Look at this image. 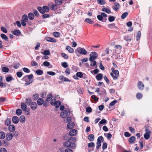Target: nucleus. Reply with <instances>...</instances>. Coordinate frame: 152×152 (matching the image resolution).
I'll return each instance as SVG.
<instances>
[{
  "label": "nucleus",
  "mask_w": 152,
  "mask_h": 152,
  "mask_svg": "<svg viewBox=\"0 0 152 152\" xmlns=\"http://www.w3.org/2000/svg\"><path fill=\"white\" fill-rule=\"evenodd\" d=\"M75 137H70L69 138L67 141L64 142L63 145L66 148L71 146L72 148L75 149L76 147V145L75 143L72 142V141H75Z\"/></svg>",
  "instance_id": "obj_1"
},
{
  "label": "nucleus",
  "mask_w": 152,
  "mask_h": 152,
  "mask_svg": "<svg viewBox=\"0 0 152 152\" xmlns=\"http://www.w3.org/2000/svg\"><path fill=\"white\" fill-rule=\"evenodd\" d=\"M33 75L31 74L24 76L22 78V80L26 82L25 84L27 86L33 82Z\"/></svg>",
  "instance_id": "obj_2"
},
{
  "label": "nucleus",
  "mask_w": 152,
  "mask_h": 152,
  "mask_svg": "<svg viewBox=\"0 0 152 152\" xmlns=\"http://www.w3.org/2000/svg\"><path fill=\"white\" fill-rule=\"evenodd\" d=\"M70 111L69 109H66L63 111L60 114V116L62 118H65L66 116L70 113Z\"/></svg>",
  "instance_id": "obj_3"
},
{
  "label": "nucleus",
  "mask_w": 152,
  "mask_h": 152,
  "mask_svg": "<svg viewBox=\"0 0 152 152\" xmlns=\"http://www.w3.org/2000/svg\"><path fill=\"white\" fill-rule=\"evenodd\" d=\"M50 104L53 106H54L56 107H58L61 105V102L60 101H56L55 99H52L50 102Z\"/></svg>",
  "instance_id": "obj_4"
},
{
  "label": "nucleus",
  "mask_w": 152,
  "mask_h": 152,
  "mask_svg": "<svg viewBox=\"0 0 152 152\" xmlns=\"http://www.w3.org/2000/svg\"><path fill=\"white\" fill-rule=\"evenodd\" d=\"M89 60L90 61H92L96 59L98 55L95 52H92L91 53Z\"/></svg>",
  "instance_id": "obj_5"
},
{
  "label": "nucleus",
  "mask_w": 152,
  "mask_h": 152,
  "mask_svg": "<svg viewBox=\"0 0 152 152\" xmlns=\"http://www.w3.org/2000/svg\"><path fill=\"white\" fill-rule=\"evenodd\" d=\"M76 50L79 53L82 55H85L87 53V51L84 48L79 47L77 48Z\"/></svg>",
  "instance_id": "obj_6"
},
{
  "label": "nucleus",
  "mask_w": 152,
  "mask_h": 152,
  "mask_svg": "<svg viewBox=\"0 0 152 152\" xmlns=\"http://www.w3.org/2000/svg\"><path fill=\"white\" fill-rule=\"evenodd\" d=\"M137 86L139 89L143 90L144 88V85L142 82L140 81L138 82Z\"/></svg>",
  "instance_id": "obj_7"
},
{
  "label": "nucleus",
  "mask_w": 152,
  "mask_h": 152,
  "mask_svg": "<svg viewBox=\"0 0 152 152\" xmlns=\"http://www.w3.org/2000/svg\"><path fill=\"white\" fill-rule=\"evenodd\" d=\"M114 48L115 49V53H118L120 52L122 48V47L120 45H115Z\"/></svg>",
  "instance_id": "obj_8"
},
{
  "label": "nucleus",
  "mask_w": 152,
  "mask_h": 152,
  "mask_svg": "<svg viewBox=\"0 0 152 152\" xmlns=\"http://www.w3.org/2000/svg\"><path fill=\"white\" fill-rule=\"evenodd\" d=\"M145 131L146 132L144 134V137L146 140H148L150 137V135L149 134L151 132L147 129H145Z\"/></svg>",
  "instance_id": "obj_9"
},
{
  "label": "nucleus",
  "mask_w": 152,
  "mask_h": 152,
  "mask_svg": "<svg viewBox=\"0 0 152 152\" xmlns=\"http://www.w3.org/2000/svg\"><path fill=\"white\" fill-rule=\"evenodd\" d=\"M6 139L8 141L11 140L13 137V135L11 133H9L6 135Z\"/></svg>",
  "instance_id": "obj_10"
},
{
  "label": "nucleus",
  "mask_w": 152,
  "mask_h": 152,
  "mask_svg": "<svg viewBox=\"0 0 152 152\" xmlns=\"http://www.w3.org/2000/svg\"><path fill=\"white\" fill-rule=\"evenodd\" d=\"M97 18L99 20L103 22H105L107 20V18H103L101 14L97 15Z\"/></svg>",
  "instance_id": "obj_11"
},
{
  "label": "nucleus",
  "mask_w": 152,
  "mask_h": 152,
  "mask_svg": "<svg viewBox=\"0 0 152 152\" xmlns=\"http://www.w3.org/2000/svg\"><path fill=\"white\" fill-rule=\"evenodd\" d=\"M46 40L50 42H56V40L54 38L50 37H47L45 38Z\"/></svg>",
  "instance_id": "obj_12"
},
{
  "label": "nucleus",
  "mask_w": 152,
  "mask_h": 152,
  "mask_svg": "<svg viewBox=\"0 0 152 152\" xmlns=\"http://www.w3.org/2000/svg\"><path fill=\"white\" fill-rule=\"evenodd\" d=\"M114 4L115 7L113 6L112 8L114 10L117 11L118 10L119 8L120 4L117 2L114 3Z\"/></svg>",
  "instance_id": "obj_13"
},
{
  "label": "nucleus",
  "mask_w": 152,
  "mask_h": 152,
  "mask_svg": "<svg viewBox=\"0 0 152 152\" xmlns=\"http://www.w3.org/2000/svg\"><path fill=\"white\" fill-rule=\"evenodd\" d=\"M31 108L33 110H35L36 109L37 105L36 103L35 102H33L31 103Z\"/></svg>",
  "instance_id": "obj_14"
},
{
  "label": "nucleus",
  "mask_w": 152,
  "mask_h": 152,
  "mask_svg": "<svg viewBox=\"0 0 152 152\" xmlns=\"http://www.w3.org/2000/svg\"><path fill=\"white\" fill-rule=\"evenodd\" d=\"M12 33L14 35L18 36L20 35L21 34L20 31L18 30L15 29L14 31H12Z\"/></svg>",
  "instance_id": "obj_15"
},
{
  "label": "nucleus",
  "mask_w": 152,
  "mask_h": 152,
  "mask_svg": "<svg viewBox=\"0 0 152 152\" xmlns=\"http://www.w3.org/2000/svg\"><path fill=\"white\" fill-rule=\"evenodd\" d=\"M59 79L63 81H65V82H69L70 81V80H69L67 78L63 76H60L59 77Z\"/></svg>",
  "instance_id": "obj_16"
},
{
  "label": "nucleus",
  "mask_w": 152,
  "mask_h": 152,
  "mask_svg": "<svg viewBox=\"0 0 152 152\" xmlns=\"http://www.w3.org/2000/svg\"><path fill=\"white\" fill-rule=\"evenodd\" d=\"M77 133V131L75 129H72L69 132V134L71 136H75Z\"/></svg>",
  "instance_id": "obj_17"
},
{
  "label": "nucleus",
  "mask_w": 152,
  "mask_h": 152,
  "mask_svg": "<svg viewBox=\"0 0 152 152\" xmlns=\"http://www.w3.org/2000/svg\"><path fill=\"white\" fill-rule=\"evenodd\" d=\"M74 126V124L73 122H69L68 123L67 127L69 129L73 128Z\"/></svg>",
  "instance_id": "obj_18"
},
{
  "label": "nucleus",
  "mask_w": 152,
  "mask_h": 152,
  "mask_svg": "<svg viewBox=\"0 0 152 152\" xmlns=\"http://www.w3.org/2000/svg\"><path fill=\"white\" fill-rule=\"evenodd\" d=\"M8 129L10 132H12L15 130V127L14 125H10L9 126Z\"/></svg>",
  "instance_id": "obj_19"
},
{
  "label": "nucleus",
  "mask_w": 152,
  "mask_h": 152,
  "mask_svg": "<svg viewBox=\"0 0 152 152\" xmlns=\"http://www.w3.org/2000/svg\"><path fill=\"white\" fill-rule=\"evenodd\" d=\"M12 120L14 123L16 124H17L19 121V119L17 116H15L12 118Z\"/></svg>",
  "instance_id": "obj_20"
},
{
  "label": "nucleus",
  "mask_w": 152,
  "mask_h": 152,
  "mask_svg": "<svg viewBox=\"0 0 152 152\" xmlns=\"http://www.w3.org/2000/svg\"><path fill=\"white\" fill-rule=\"evenodd\" d=\"M135 137L134 136H132L129 139V142L130 144H132L135 140Z\"/></svg>",
  "instance_id": "obj_21"
},
{
  "label": "nucleus",
  "mask_w": 152,
  "mask_h": 152,
  "mask_svg": "<svg viewBox=\"0 0 152 152\" xmlns=\"http://www.w3.org/2000/svg\"><path fill=\"white\" fill-rule=\"evenodd\" d=\"M101 10L104 12L108 14H110L111 12V11L107 7H104L102 8Z\"/></svg>",
  "instance_id": "obj_22"
},
{
  "label": "nucleus",
  "mask_w": 152,
  "mask_h": 152,
  "mask_svg": "<svg viewBox=\"0 0 152 152\" xmlns=\"http://www.w3.org/2000/svg\"><path fill=\"white\" fill-rule=\"evenodd\" d=\"M28 17L29 19L31 20H33L34 18V14L31 12H30L28 14Z\"/></svg>",
  "instance_id": "obj_23"
},
{
  "label": "nucleus",
  "mask_w": 152,
  "mask_h": 152,
  "mask_svg": "<svg viewBox=\"0 0 152 152\" xmlns=\"http://www.w3.org/2000/svg\"><path fill=\"white\" fill-rule=\"evenodd\" d=\"M53 98V95L52 94H50L48 95L46 98V101L48 102L50 101Z\"/></svg>",
  "instance_id": "obj_24"
},
{
  "label": "nucleus",
  "mask_w": 152,
  "mask_h": 152,
  "mask_svg": "<svg viewBox=\"0 0 152 152\" xmlns=\"http://www.w3.org/2000/svg\"><path fill=\"white\" fill-rule=\"evenodd\" d=\"M1 37L3 39L7 41H8V37L5 34H1Z\"/></svg>",
  "instance_id": "obj_25"
},
{
  "label": "nucleus",
  "mask_w": 152,
  "mask_h": 152,
  "mask_svg": "<svg viewBox=\"0 0 152 152\" xmlns=\"http://www.w3.org/2000/svg\"><path fill=\"white\" fill-rule=\"evenodd\" d=\"M102 74L99 73L96 75V78L98 80H100L102 79Z\"/></svg>",
  "instance_id": "obj_26"
},
{
  "label": "nucleus",
  "mask_w": 152,
  "mask_h": 152,
  "mask_svg": "<svg viewBox=\"0 0 152 152\" xmlns=\"http://www.w3.org/2000/svg\"><path fill=\"white\" fill-rule=\"evenodd\" d=\"M43 99L42 98L39 99L37 101V103L39 105H41L43 103Z\"/></svg>",
  "instance_id": "obj_27"
},
{
  "label": "nucleus",
  "mask_w": 152,
  "mask_h": 152,
  "mask_svg": "<svg viewBox=\"0 0 152 152\" xmlns=\"http://www.w3.org/2000/svg\"><path fill=\"white\" fill-rule=\"evenodd\" d=\"M66 49L68 50V51L70 53H72L73 52L74 50L73 49L71 48L69 46H67L66 47Z\"/></svg>",
  "instance_id": "obj_28"
},
{
  "label": "nucleus",
  "mask_w": 152,
  "mask_h": 152,
  "mask_svg": "<svg viewBox=\"0 0 152 152\" xmlns=\"http://www.w3.org/2000/svg\"><path fill=\"white\" fill-rule=\"evenodd\" d=\"M25 102L28 105H30L31 103V99L30 98H27L26 99Z\"/></svg>",
  "instance_id": "obj_29"
},
{
  "label": "nucleus",
  "mask_w": 152,
  "mask_h": 152,
  "mask_svg": "<svg viewBox=\"0 0 152 152\" xmlns=\"http://www.w3.org/2000/svg\"><path fill=\"white\" fill-rule=\"evenodd\" d=\"M104 139L102 136L99 137L97 139V143H99L101 144V142L103 141Z\"/></svg>",
  "instance_id": "obj_30"
},
{
  "label": "nucleus",
  "mask_w": 152,
  "mask_h": 152,
  "mask_svg": "<svg viewBox=\"0 0 152 152\" xmlns=\"http://www.w3.org/2000/svg\"><path fill=\"white\" fill-rule=\"evenodd\" d=\"M44 11V13L45 12H48L49 11V7L46 6H44L42 7Z\"/></svg>",
  "instance_id": "obj_31"
},
{
  "label": "nucleus",
  "mask_w": 152,
  "mask_h": 152,
  "mask_svg": "<svg viewBox=\"0 0 152 152\" xmlns=\"http://www.w3.org/2000/svg\"><path fill=\"white\" fill-rule=\"evenodd\" d=\"M39 97V95L36 93H35L33 95V99L34 100H37Z\"/></svg>",
  "instance_id": "obj_32"
},
{
  "label": "nucleus",
  "mask_w": 152,
  "mask_h": 152,
  "mask_svg": "<svg viewBox=\"0 0 152 152\" xmlns=\"http://www.w3.org/2000/svg\"><path fill=\"white\" fill-rule=\"evenodd\" d=\"M26 120L25 117L24 115H21L20 118V121L21 123H23Z\"/></svg>",
  "instance_id": "obj_33"
},
{
  "label": "nucleus",
  "mask_w": 152,
  "mask_h": 152,
  "mask_svg": "<svg viewBox=\"0 0 152 152\" xmlns=\"http://www.w3.org/2000/svg\"><path fill=\"white\" fill-rule=\"evenodd\" d=\"M21 107L23 111L25 110L27 108V106L24 103H21Z\"/></svg>",
  "instance_id": "obj_34"
},
{
  "label": "nucleus",
  "mask_w": 152,
  "mask_h": 152,
  "mask_svg": "<svg viewBox=\"0 0 152 152\" xmlns=\"http://www.w3.org/2000/svg\"><path fill=\"white\" fill-rule=\"evenodd\" d=\"M88 138L90 141H92L94 140V136L93 134H91L88 136Z\"/></svg>",
  "instance_id": "obj_35"
},
{
  "label": "nucleus",
  "mask_w": 152,
  "mask_h": 152,
  "mask_svg": "<svg viewBox=\"0 0 152 152\" xmlns=\"http://www.w3.org/2000/svg\"><path fill=\"white\" fill-rule=\"evenodd\" d=\"M76 75L77 77L82 78L83 76V74L81 72H78L76 73Z\"/></svg>",
  "instance_id": "obj_36"
},
{
  "label": "nucleus",
  "mask_w": 152,
  "mask_h": 152,
  "mask_svg": "<svg viewBox=\"0 0 152 152\" xmlns=\"http://www.w3.org/2000/svg\"><path fill=\"white\" fill-rule=\"evenodd\" d=\"M5 134L3 132H0V138L1 139H3L5 137Z\"/></svg>",
  "instance_id": "obj_37"
},
{
  "label": "nucleus",
  "mask_w": 152,
  "mask_h": 152,
  "mask_svg": "<svg viewBox=\"0 0 152 152\" xmlns=\"http://www.w3.org/2000/svg\"><path fill=\"white\" fill-rule=\"evenodd\" d=\"M24 111H25V113L27 115H29L31 113V110L29 108H26Z\"/></svg>",
  "instance_id": "obj_38"
},
{
  "label": "nucleus",
  "mask_w": 152,
  "mask_h": 152,
  "mask_svg": "<svg viewBox=\"0 0 152 152\" xmlns=\"http://www.w3.org/2000/svg\"><path fill=\"white\" fill-rule=\"evenodd\" d=\"M55 2L56 5H60L62 3V0H55Z\"/></svg>",
  "instance_id": "obj_39"
},
{
  "label": "nucleus",
  "mask_w": 152,
  "mask_h": 152,
  "mask_svg": "<svg viewBox=\"0 0 152 152\" xmlns=\"http://www.w3.org/2000/svg\"><path fill=\"white\" fill-rule=\"evenodd\" d=\"M16 114L18 115H20L22 114V110L20 109H17L16 111Z\"/></svg>",
  "instance_id": "obj_40"
},
{
  "label": "nucleus",
  "mask_w": 152,
  "mask_h": 152,
  "mask_svg": "<svg viewBox=\"0 0 152 152\" xmlns=\"http://www.w3.org/2000/svg\"><path fill=\"white\" fill-rule=\"evenodd\" d=\"M124 39L125 40L128 42H130L131 40V38L128 35L124 36Z\"/></svg>",
  "instance_id": "obj_41"
},
{
  "label": "nucleus",
  "mask_w": 152,
  "mask_h": 152,
  "mask_svg": "<svg viewBox=\"0 0 152 152\" xmlns=\"http://www.w3.org/2000/svg\"><path fill=\"white\" fill-rule=\"evenodd\" d=\"M23 19L22 20L27 22L28 21V19L27 15H24L22 17Z\"/></svg>",
  "instance_id": "obj_42"
},
{
  "label": "nucleus",
  "mask_w": 152,
  "mask_h": 152,
  "mask_svg": "<svg viewBox=\"0 0 152 152\" xmlns=\"http://www.w3.org/2000/svg\"><path fill=\"white\" fill-rule=\"evenodd\" d=\"M86 21L90 24H92L94 22L91 20L90 18H87L85 19Z\"/></svg>",
  "instance_id": "obj_43"
},
{
  "label": "nucleus",
  "mask_w": 152,
  "mask_h": 152,
  "mask_svg": "<svg viewBox=\"0 0 152 152\" xmlns=\"http://www.w3.org/2000/svg\"><path fill=\"white\" fill-rule=\"evenodd\" d=\"M136 96L137 99H140L142 98V93H138L137 94Z\"/></svg>",
  "instance_id": "obj_44"
},
{
  "label": "nucleus",
  "mask_w": 152,
  "mask_h": 152,
  "mask_svg": "<svg viewBox=\"0 0 152 152\" xmlns=\"http://www.w3.org/2000/svg\"><path fill=\"white\" fill-rule=\"evenodd\" d=\"M11 123V121L10 119L7 118L5 120V125L8 126Z\"/></svg>",
  "instance_id": "obj_45"
},
{
  "label": "nucleus",
  "mask_w": 152,
  "mask_h": 152,
  "mask_svg": "<svg viewBox=\"0 0 152 152\" xmlns=\"http://www.w3.org/2000/svg\"><path fill=\"white\" fill-rule=\"evenodd\" d=\"M141 36V32L139 31L137 33V35L136 37V40L137 41H138L140 39Z\"/></svg>",
  "instance_id": "obj_46"
},
{
  "label": "nucleus",
  "mask_w": 152,
  "mask_h": 152,
  "mask_svg": "<svg viewBox=\"0 0 152 152\" xmlns=\"http://www.w3.org/2000/svg\"><path fill=\"white\" fill-rule=\"evenodd\" d=\"M37 9L38 11L42 14H43L44 13V11L42 7H38L37 8Z\"/></svg>",
  "instance_id": "obj_47"
},
{
  "label": "nucleus",
  "mask_w": 152,
  "mask_h": 152,
  "mask_svg": "<svg viewBox=\"0 0 152 152\" xmlns=\"http://www.w3.org/2000/svg\"><path fill=\"white\" fill-rule=\"evenodd\" d=\"M36 72V73L39 75H41L43 74V71L40 69L37 70Z\"/></svg>",
  "instance_id": "obj_48"
},
{
  "label": "nucleus",
  "mask_w": 152,
  "mask_h": 152,
  "mask_svg": "<svg viewBox=\"0 0 152 152\" xmlns=\"http://www.w3.org/2000/svg\"><path fill=\"white\" fill-rule=\"evenodd\" d=\"M97 3L101 5H103L105 4V2L103 0H97Z\"/></svg>",
  "instance_id": "obj_49"
},
{
  "label": "nucleus",
  "mask_w": 152,
  "mask_h": 152,
  "mask_svg": "<svg viewBox=\"0 0 152 152\" xmlns=\"http://www.w3.org/2000/svg\"><path fill=\"white\" fill-rule=\"evenodd\" d=\"M53 36L56 37H58L60 36V33L58 32H55L53 33Z\"/></svg>",
  "instance_id": "obj_50"
},
{
  "label": "nucleus",
  "mask_w": 152,
  "mask_h": 152,
  "mask_svg": "<svg viewBox=\"0 0 152 152\" xmlns=\"http://www.w3.org/2000/svg\"><path fill=\"white\" fill-rule=\"evenodd\" d=\"M50 53V51L48 50H45L43 52V54L46 56L49 55Z\"/></svg>",
  "instance_id": "obj_51"
},
{
  "label": "nucleus",
  "mask_w": 152,
  "mask_h": 152,
  "mask_svg": "<svg viewBox=\"0 0 152 152\" xmlns=\"http://www.w3.org/2000/svg\"><path fill=\"white\" fill-rule=\"evenodd\" d=\"M115 18L114 17L112 16H109L108 18V20L110 22H113L115 20Z\"/></svg>",
  "instance_id": "obj_52"
},
{
  "label": "nucleus",
  "mask_w": 152,
  "mask_h": 152,
  "mask_svg": "<svg viewBox=\"0 0 152 152\" xmlns=\"http://www.w3.org/2000/svg\"><path fill=\"white\" fill-rule=\"evenodd\" d=\"M2 70L4 72H8L9 70V69L7 67H4L2 68Z\"/></svg>",
  "instance_id": "obj_53"
},
{
  "label": "nucleus",
  "mask_w": 152,
  "mask_h": 152,
  "mask_svg": "<svg viewBox=\"0 0 152 152\" xmlns=\"http://www.w3.org/2000/svg\"><path fill=\"white\" fill-rule=\"evenodd\" d=\"M128 15V13L127 12H125L123 13L121 16V18L123 19H124Z\"/></svg>",
  "instance_id": "obj_54"
},
{
  "label": "nucleus",
  "mask_w": 152,
  "mask_h": 152,
  "mask_svg": "<svg viewBox=\"0 0 152 152\" xmlns=\"http://www.w3.org/2000/svg\"><path fill=\"white\" fill-rule=\"evenodd\" d=\"M47 73L48 74L51 76H54L56 75L55 72L52 71H48L47 72Z\"/></svg>",
  "instance_id": "obj_55"
},
{
  "label": "nucleus",
  "mask_w": 152,
  "mask_h": 152,
  "mask_svg": "<svg viewBox=\"0 0 152 152\" xmlns=\"http://www.w3.org/2000/svg\"><path fill=\"white\" fill-rule=\"evenodd\" d=\"M62 66L65 68H66L68 66L67 63L66 62H63L61 63Z\"/></svg>",
  "instance_id": "obj_56"
},
{
  "label": "nucleus",
  "mask_w": 152,
  "mask_h": 152,
  "mask_svg": "<svg viewBox=\"0 0 152 152\" xmlns=\"http://www.w3.org/2000/svg\"><path fill=\"white\" fill-rule=\"evenodd\" d=\"M12 77L11 76L7 77L6 78V81L7 82H9L12 80Z\"/></svg>",
  "instance_id": "obj_57"
},
{
  "label": "nucleus",
  "mask_w": 152,
  "mask_h": 152,
  "mask_svg": "<svg viewBox=\"0 0 152 152\" xmlns=\"http://www.w3.org/2000/svg\"><path fill=\"white\" fill-rule=\"evenodd\" d=\"M1 30L4 33H7V29L4 27H1Z\"/></svg>",
  "instance_id": "obj_58"
},
{
  "label": "nucleus",
  "mask_w": 152,
  "mask_h": 152,
  "mask_svg": "<svg viewBox=\"0 0 152 152\" xmlns=\"http://www.w3.org/2000/svg\"><path fill=\"white\" fill-rule=\"evenodd\" d=\"M107 121L105 119H102L99 123V124H104L107 122Z\"/></svg>",
  "instance_id": "obj_59"
},
{
  "label": "nucleus",
  "mask_w": 152,
  "mask_h": 152,
  "mask_svg": "<svg viewBox=\"0 0 152 152\" xmlns=\"http://www.w3.org/2000/svg\"><path fill=\"white\" fill-rule=\"evenodd\" d=\"M117 102V101L115 100L113 101L110 104V105L111 106H113L115 105V103H116Z\"/></svg>",
  "instance_id": "obj_60"
},
{
  "label": "nucleus",
  "mask_w": 152,
  "mask_h": 152,
  "mask_svg": "<svg viewBox=\"0 0 152 152\" xmlns=\"http://www.w3.org/2000/svg\"><path fill=\"white\" fill-rule=\"evenodd\" d=\"M86 110V112L88 113H91L92 111V109L90 107H87Z\"/></svg>",
  "instance_id": "obj_61"
},
{
  "label": "nucleus",
  "mask_w": 152,
  "mask_h": 152,
  "mask_svg": "<svg viewBox=\"0 0 152 152\" xmlns=\"http://www.w3.org/2000/svg\"><path fill=\"white\" fill-rule=\"evenodd\" d=\"M3 143L4 144V146L7 147L9 145V142L6 140H3Z\"/></svg>",
  "instance_id": "obj_62"
},
{
  "label": "nucleus",
  "mask_w": 152,
  "mask_h": 152,
  "mask_svg": "<svg viewBox=\"0 0 152 152\" xmlns=\"http://www.w3.org/2000/svg\"><path fill=\"white\" fill-rule=\"evenodd\" d=\"M18 77H22L23 75V74L22 72H18L16 73Z\"/></svg>",
  "instance_id": "obj_63"
},
{
  "label": "nucleus",
  "mask_w": 152,
  "mask_h": 152,
  "mask_svg": "<svg viewBox=\"0 0 152 152\" xmlns=\"http://www.w3.org/2000/svg\"><path fill=\"white\" fill-rule=\"evenodd\" d=\"M0 152H7V151L5 148H1L0 149Z\"/></svg>",
  "instance_id": "obj_64"
}]
</instances>
